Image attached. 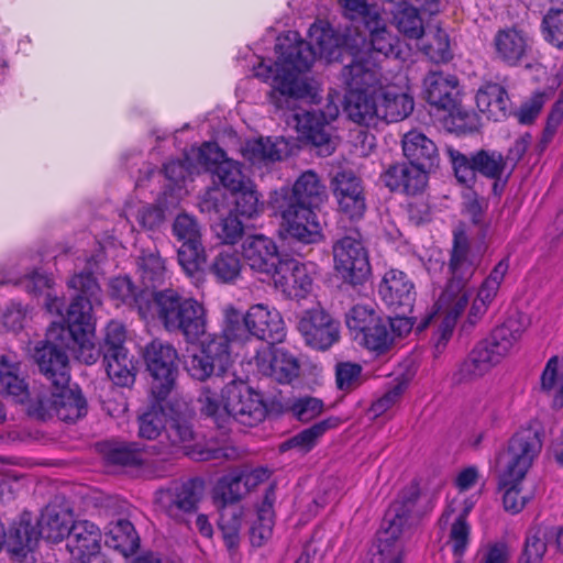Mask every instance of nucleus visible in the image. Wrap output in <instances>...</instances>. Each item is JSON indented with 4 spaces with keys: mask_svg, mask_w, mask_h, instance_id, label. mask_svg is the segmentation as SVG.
I'll use <instances>...</instances> for the list:
<instances>
[{
    "mask_svg": "<svg viewBox=\"0 0 563 563\" xmlns=\"http://www.w3.org/2000/svg\"><path fill=\"white\" fill-rule=\"evenodd\" d=\"M308 38L309 42L301 40L294 31L279 36L275 46L277 62L274 65L260 63L254 69L257 78L271 84L269 99L278 109L295 110L297 102L310 95L309 85L298 73L308 70L317 56L332 62L341 58L344 51L358 46L356 38L350 45L346 36L336 34L322 21L310 26Z\"/></svg>",
    "mask_w": 563,
    "mask_h": 563,
    "instance_id": "1",
    "label": "nucleus"
},
{
    "mask_svg": "<svg viewBox=\"0 0 563 563\" xmlns=\"http://www.w3.org/2000/svg\"><path fill=\"white\" fill-rule=\"evenodd\" d=\"M479 266V256L471 247L466 235L454 233L453 245L448 263L449 279L437 306L443 314L438 330L437 347L445 345L451 338L459 317L464 312L473 295L472 278Z\"/></svg>",
    "mask_w": 563,
    "mask_h": 563,
    "instance_id": "2",
    "label": "nucleus"
},
{
    "mask_svg": "<svg viewBox=\"0 0 563 563\" xmlns=\"http://www.w3.org/2000/svg\"><path fill=\"white\" fill-rule=\"evenodd\" d=\"M419 490L416 486L402 489L386 511L382 529L369 558L364 563H402L401 534L416 519Z\"/></svg>",
    "mask_w": 563,
    "mask_h": 563,
    "instance_id": "3",
    "label": "nucleus"
},
{
    "mask_svg": "<svg viewBox=\"0 0 563 563\" xmlns=\"http://www.w3.org/2000/svg\"><path fill=\"white\" fill-rule=\"evenodd\" d=\"M152 314L167 332L181 333L189 342L206 332V310L192 297H184L174 289L156 291L151 305Z\"/></svg>",
    "mask_w": 563,
    "mask_h": 563,
    "instance_id": "4",
    "label": "nucleus"
},
{
    "mask_svg": "<svg viewBox=\"0 0 563 563\" xmlns=\"http://www.w3.org/2000/svg\"><path fill=\"white\" fill-rule=\"evenodd\" d=\"M542 449L539 431L532 426L520 428L508 441V446L497 457L499 477L510 484L523 479Z\"/></svg>",
    "mask_w": 563,
    "mask_h": 563,
    "instance_id": "5",
    "label": "nucleus"
},
{
    "mask_svg": "<svg viewBox=\"0 0 563 563\" xmlns=\"http://www.w3.org/2000/svg\"><path fill=\"white\" fill-rule=\"evenodd\" d=\"M92 302L77 296L69 305L65 323L73 340L71 350L75 357L87 364H95L101 355V349L96 343V324L91 314Z\"/></svg>",
    "mask_w": 563,
    "mask_h": 563,
    "instance_id": "6",
    "label": "nucleus"
},
{
    "mask_svg": "<svg viewBox=\"0 0 563 563\" xmlns=\"http://www.w3.org/2000/svg\"><path fill=\"white\" fill-rule=\"evenodd\" d=\"M142 357L152 377L151 390L157 401L165 400L175 387L178 353L168 342L154 339L147 343Z\"/></svg>",
    "mask_w": 563,
    "mask_h": 563,
    "instance_id": "7",
    "label": "nucleus"
},
{
    "mask_svg": "<svg viewBox=\"0 0 563 563\" xmlns=\"http://www.w3.org/2000/svg\"><path fill=\"white\" fill-rule=\"evenodd\" d=\"M448 155L457 181L468 188L475 184L476 174L498 180L507 170V158L496 150L481 148L467 156L449 148Z\"/></svg>",
    "mask_w": 563,
    "mask_h": 563,
    "instance_id": "8",
    "label": "nucleus"
},
{
    "mask_svg": "<svg viewBox=\"0 0 563 563\" xmlns=\"http://www.w3.org/2000/svg\"><path fill=\"white\" fill-rule=\"evenodd\" d=\"M294 201L289 196L273 197L271 202L288 236L305 244L321 241L322 228L313 209Z\"/></svg>",
    "mask_w": 563,
    "mask_h": 563,
    "instance_id": "9",
    "label": "nucleus"
},
{
    "mask_svg": "<svg viewBox=\"0 0 563 563\" xmlns=\"http://www.w3.org/2000/svg\"><path fill=\"white\" fill-rule=\"evenodd\" d=\"M334 271L346 283L358 285L371 275L368 252L358 232L346 234L332 246Z\"/></svg>",
    "mask_w": 563,
    "mask_h": 563,
    "instance_id": "10",
    "label": "nucleus"
},
{
    "mask_svg": "<svg viewBox=\"0 0 563 563\" xmlns=\"http://www.w3.org/2000/svg\"><path fill=\"white\" fill-rule=\"evenodd\" d=\"M228 417L244 426H255L266 416V406L258 393L243 382L232 380L225 385Z\"/></svg>",
    "mask_w": 563,
    "mask_h": 563,
    "instance_id": "11",
    "label": "nucleus"
},
{
    "mask_svg": "<svg viewBox=\"0 0 563 563\" xmlns=\"http://www.w3.org/2000/svg\"><path fill=\"white\" fill-rule=\"evenodd\" d=\"M37 404L41 416L55 413L63 421L74 422L87 413L86 399L80 390L70 388L69 383L41 394Z\"/></svg>",
    "mask_w": 563,
    "mask_h": 563,
    "instance_id": "12",
    "label": "nucleus"
},
{
    "mask_svg": "<svg viewBox=\"0 0 563 563\" xmlns=\"http://www.w3.org/2000/svg\"><path fill=\"white\" fill-rule=\"evenodd\" d=\"M297 328L307 345L316 350L324 351L340 338L339 324L321 307L306 310Z\"/></svg>",
    "mask_w": 563,
    "mask_h": 563,
    "instance_id": "13",
    "label": "nucleus"
},
{
    "mask_svg": "<svg viewBox=\"0 0 563 563\" xmlns=\"http://www.w3.org/2000/svg\"><path fill=\"white\" fill-rule=\"evenodd\" d=\"M346 92L378 95L388 84L377 63L369 58H357L341 71Z\"/></svg>",
    "mask_w": 563,
    "mask_h": 563,
    "instance_id": "14",
    "label": "nucleus"
},
{
    "mask_svg": "<svg viewBox=\"0 0 563 563\" xmlns=\"http://www.w3.org/2000/svg\"><path fill=\"white\" fill-rule=\"evenodd\" d=\"M231 364V356L220 341H212L209 336L202 342L198 353L186 361L188 374L198 380H206L212 375H222Z\"/></svg>",
    "mask_w": 563,
    "mask_h": 563,
    "instance_id": "15",
    "label": "nucleus"
},
{
    "mask_svg": "<svg viewBox=\"0 0 563 563\" xmlns=\"http://www.w3.org/2000/svg\"><path fill=\"white\" fill-rule=\"evenodd\" d=\"M333 196L341 212L350 219H360L366 210L364 187L352 170H341L331 180Z\"/></svg>",
    "mask_w": 563,
    "mask_h": 563,
    "instance_id": "16",
    "label": "nucleus"
},
{
    "mask_svg": "<svg viewBox=\"0 0 563 563\" xmlns=\"http://www.w3.org/2000/svg\"><path fill=\"white\" fill-rule=\"evenodd\" d=\"M202 479L191 478L175 488L158 489L155 493L156 506L169 517H178V512L195 511L203 494Z\"/></svg>",
    "mask_w": 563,
    "mask_h": 563,
    "instance_id": "17",
    "label": "nucleus"
},
{
    "mask_svg": "<svg viewBox=\"0 0 563 563\" xmlns=\"http://www.w3.org/2000/svg\"><path fill=\"white\" fill-rule=\"evenodd\" d=\"M242 256L251 271L268 278L284 261L275 241L264 234L247 236L242 244Z\"/></svg>",
    "mask_w": 563,
    "mask_h": 563,
    "instance_id": "18",
    "label": "nucleus"
},
{
    "mask_svg": "<svg viewBox=\"0 0 563 563\" xmlns=\"http://www.w3.org/2000/svg\"><path fill=\"white\" fill-rule=\"evenodd\" d=\"M378 294L394 312H410L416 300L413 282L406 273L398 269H389L384 274Z\"/></svg>",
    "mask_w": 563,
    "mask_h": 563,
    "instance_id": "19",
    "label": "nucleus"
},
{
    "mask_svg": "<svg viewBox=\"0 0 563 563\" xmlns=\"http://www.w3.org/2000/svg\"><path fill=\"white\" fill-rule=\"evenodd\" d=\"M243 320L252 336L269 344L282 342L286 336L285 322L280 313L267 305L251 306Z\"/></svg>",
    "mask_w": 563,
    "mask_h": 563,
    "instance_id": "20",
    "label": "nucleus"
},
{
    "mask_svg": "<svg viewBox=\"0 0 563 563\" xmlns=\"http://www.w3.org/2000/svg\"><path fill=\"white\" fill-rule=\"evenodd\" d=\"M271 278L275 287L289 298H306L313 288V277L308 266L292 258L284 260Z\"/></svg>",
    "mask_w": 563,
    "mask_h": 563,
    "instance_id": "21",
    "label": "nucleus"
},
{
    "mask_svg": "<svg viewBox=\"0 0 563 563\" xmlns=\"http://www.w3.org/2000/svg\"><path fill=\"white\" fill-rule=\"evenodd\" d=\"M253 360L263 375L269 376L278 383H290L298 375L297 360L283 349L274 347L273 344L262 345Z\"/></svg>",
    "mask_w": 563,
    "mask_h": 563,
    "instance_id": "22",
    "label": "nucleus"
},
{
    "mask_svg": "<svg viewBox=\"0 0 563 563\" xmlns=\"http://www.w3.org/2000/svg\"><path fill=\"white\" fill-rule=\"evenodd\" d=\"M292 122L299 136L318 147L321 154L330 155L334 151L335 140L323 113L297 112L292 114Z\"/></svg>",
    "mask_w": 563,
    "mask_h": 563,
    "instance_id": "23",
    "label": "nucleus"
},
{
    "mask_svg": "<svg viewBox=\"0 0 563 563\" xmlns=\"http://www.w3.org/2000/svg\"><path fill=\"white\" fill-rule=\"evenodd\" d=\"M492 45L496 60L515 67L527 57L531 49V38L523 30L504 27L495 33Z\"/></svg>",
    "mask_w": 563,
    "mask_h": 563,
    "instance_id": "24",
    "label": "nucleus"
},
{
    "mask_svg": "<svg viewBox=\"0 0 563 563\" xmlns=\"http://www.w3.org/2000/svg\"><path fill=\"white\" fill-rule=\"evenodd\" d=\"M100 529L89 520L73 522L67 537V548L71 555L82 562L102 563L101 558L96 556L100 549Z\"/></svg>",
    "mask_w": 563,
    "mask_h": 563,
    "instance_id": "25",
    "label": "nucleus"
},
{
    "mask_svg": "<svg viewBox=\"0 0 563 563\" xmlns=\"http://www.w3.org/2000/svg\"><path fill=\"white\" fill-rule=\"evenodd\" d=\"M426 99L438 109L453 111L460 103L459 79L443 71H432L423 81Z\"/></svg>",
    "mask_w": 563,
    "mask_h": 563,
    "instance_id": "26",
    "label": "nucleus"
},
{
    "mask_svg": "<svg viewBox=\"0 0 563 563\" xmlns=\"http://www.w3.org/2000/svg\"><path fill=\"white\" fill-rule=\"evenodd\" d=\"M429 170L410 163L396 164L384 173L383 181L391 191L415 196L426 188Z\"/></svg>",
    "mask_w": 563,
    "mask_h": 563,
    "instance_id": "27",
    "label": "nucleus"
},
{
    "mask_svg": "<svg viewBox=\"0 0 563 563\" xmlns=\"http://www.w3.org/2000/svg\"><path fill=\"white\" fill-rule=\"evenodd\" d=\"M289 196L295 200L294 203L305 205L312 209L318 208L328 198L325 186L313 170L302 173L291 189L282 188L274 195V197Z\"/></svg>",
    "mask_w": 563,
    "mask_h": 563,
    "instance_id": "28",
    "label": "nucleus"
},
{
    "mask_svg": "<svg viewBox=\"0 0 563 563\" xmlns=\"http://www.w3.org/2000/svg\"><path fill=\"white\" fill-rule=\"evenodd\" d=\"M380 122H399L411 114L413 98L402 88L388 82L378 93Z\"/></svg>",
    "mask_w": 563,
    "mask_h": 563,
    "instance_id": "29",
    "label": "nucleus"
},
{
    "mask_svg": "<svg viewBox=\"0 0 563 563\" xmlns=\"http://www.w3.org/2000/svg\"><path fill=\"white\" fill-rule=\"evenodd\" d=\"M34 358L40 372L52 383V387L69 383L68 356L63 350L46 343L35 349Z\"/></svg>",
    "mask_w": 563,
    "mask_h": 563,
    "instance_id": "30",
    "label": "nucleus"
},
{
    "mask_svg": "<svg viewBox=\"0 0 563 563\" xmlns=\"http://www.w3.org/2000/svg\"><path fill=\"white\" fill-rule=\"evenodd\" d=\"M165 434L173 448H179L185 451V454L199 460H208L216 457L210 452H196L191 450L192 443L196 439V432L192 424V415L187 412L175 413L170 417L169 421L165 424Z\"/></svg>",
    "mask_w": 563,
    "mask_h": 563,
    "instance_id": "31",
    "label": "nucleus"
},
{
    "mask_svg": "<svg viewBox=\"0 0 563 563\" xmlns=\"http://www.w3.org/2000/svg\"><path fill=\"white\" fill-rule=\"evenodd\" d=\"M0 394L23 404L29 399V384L15 355H0Z\"/></svg>",
    "mask_w": 563,
    "mask_h": 563,
    "instance_id": "32",
    "label": "nucleus"
},
{
    "mask_svg": "<svg viewBox=\"0 0 563 563\" xmlns=\"http://www.w3.org/2000/svg\"><path fill=\"white\" fill-rule=\"evenodd\" d=\"M344 110L358 125L375 128L380 123L378 95L346 92Z\"/></svg>",
    "mask_w": 563,
    "mask_h": 563,
    "instance_id": "33",
    "label": "nucleus"
},
{
    "mask_svg": "<svg viewBox=\"0 0 563 563\" xmlns=\"http://www.w3.org/2000/svg\"><path fill=\"white\" fill-rule=\"evenodd\" d=\"M402 152L410 164L432 169L439 162L437 145L417 131H409L402 139Z\"/></svg>",
    "mask_w": 563,
    "mask_h": 563,
    "instance_id": "34",
    "label": "nucleus"
},
{
    "mask_svg": "<svg viewBox=\"0 0 563 563\" xmlns=\"http://www.w3.org/2000/svg\"><path fill=\"white\" fill-rule=\"evenodd\" d=\"M288 154L285 139L260 137L247 141L242 147V155L252 165H267L283 159Z\"/></svg>",
    "mask_w": 563,
    "mask_h": 563,
    "instance_id": "35",
    "label": "nucleus"
},
{
    "mask_svg": "<svg viewBox=\"0 0 563 563\" xmlns=\"http://www.w3.org/2000/svg\"><path fill=\"white\" fill-rule=\"evenodd\" d=\"M38 537L40 533L32 525L30 514L24 512L12 523L8 536L5 534L4 544L10 553L24 556L36 545Z\"/></svg>",
    "mask_w": 563,
    "mask_h": 563,
    "instance_id": "36",
    "label": "nucleus"
},
{
    "mask_svg": "<svg viewBox=\"0 0 563 563\" xmlns=\"http://www.w3.org/2000/svg\"><path fill=\"white\" fill-rule=\"evenodd\" d=\"M476 104L488 119L499 121L507 115L510 100L506 89L499 84L488 82L476 93Z\"/></svg>",
    "mask_w": 563,
    "mask_h": 563,
    "instance_id": "37",
    "label": "nucleus"
},
{
    "mask_svg": "<svg viewBox=\"0 0 563 563\" xmlns=\"http://www.w3.org/2000/svg\"><path fill=\"white\" fill-rule=\"evenodd\" d=\"M499 362L481 342L475 345L468 356L461 363L456 373L459 382H471L483 377Z\"/></svg>",
    "mask_w": 563,
    "mask_h": 563,
    "instance_id": "38",
    "label": "nucleus"
},
{
    "mask_svg": "<svg viewBox=\"0 0 563 563\" xmlns=\"http://www.w3.org/2000/svg\"><path fill=\"white\" fill-rule=\"evenodd\" d=\"M275 489L271 486L257 508V518L250 530V540L254 547H262L273 534Z\"/></svg>",
    "mask_w": 563,
    "mask_h": 563,
    "instance_id": "39",
    "label": "nucleus"
},
{
    "mask_svg": "<svg viewBox=\"0 0 563 563\" xmlns=\"http://www.w3.org/2000/svg\"><path fill=\"white\" fill-rule=\"evenodd\" d=\"M252 335L246 328L242 314L232 306L224 310V324L221 333L209 335L212 341H220L223 349L231 354V344L245 343Z\"/></svg>",
    "mask_w": 563,
    "mask_h": 563,
    "instance_id": "40",
    "label": "nucleus"
},
{
    "mask_svg": "<svg viewBox=\"0 0 563 563\" xmlns=\"http://www.w3.org/2000/svg\"><path fill=\"white\" fill-rule=\"evenodd\" d=\"M520 338L521 331L518 323L514 320H508L496 327L490 336L481 341V343L486 345L488 352L500 363Z\"/></svg>",
    "mask_w": 563,
    "mask_h": 563,
    "instance_id": "41",
    "label": "nucleus"
},
{
    "mask_svg": "<svg viewBox=\"0 0 563 563\" xmlns=\"http://www.w3.org/2000/svg\"><path fill=\"white\" fill-rule=\"evenodd\" d=\"M104 542L109 548L124 556L133 554L139 548V537L133 525L125 519L110 522L104 533Z\"/></svg>",
    "mask_w": 563,
    "mask_h": 563,
    "instance_id": "42",
    "label": "nucleus"
},
{
    "mask_svg": "<svg viewBox=\"0 0 563 563\" xmlns=\"http://www.w3.org/2000/svg\"><path fill=\"white\" fill-rule=\"evenodd\" d=\"M391 23L410 40H420L424 34L423 21L419 11L407 1L394 5Z\"/></svg>",
    "mask_w": 563,
    "mask_h": 563,
    "instance_id": "43",
    "label": "nucleus"
},
{
    "mask_svg": "<svg viewBox=\"0 0 563 563\" xmlns=\"http://www.w3.org/2000/svg\"><path fill=\"white\" fill-rule=\"evenodd\" d=\"M71 525L70 514L56 508H47L38 522V533L48 541L59 542L65 537H68Z\"/></svg>",
    "mask_w": 563,
    "mask_h": 563,
    "instance_id": "44",
    "label": "nucleus"
},
{
    "mask_svg": "<svg viewBox=\"0 0 563 563\" xmlns=\"http://www.w3.org/2000/svg\"><path fill=\"white\" fill-rule=\"evenodd\" d=\"M339 422L338 418H329L319 421L284 442L282 450L298 449L300 452L307 453L317 445L321 437L328 430L336 428Z\"/></svg>",
    "mask_w": 563,
    "mask_h": 563,
    "instance_id": "45",
    "label": "nucleus"
},
{
    "mask_svg": "<svg viewBox=\"0 0 563 563\" xmlns=\"http://www.w3.org/2000/svg\"><path fill=\"white\" fill-rule=\"evenodd\" d=\"M242 271V262L235 251H220L209 265V273L219 283L235 282Z\"/></svg>",
    "mask_w": 563,
    "mask_h": 563,
    "instance_id": "46",
    "label": "nucleus"
},
{
    "mask_svg": "<svg viewBox=\"0 0 563 563\" xmlns=\"http://www.w3.org/2000/svg\"><path fill=\"white\" fill-rule=\"evenodd\" d=\"M421 51L435 63H445L451 57L449 35L441 27L429 29L420 38Z\"/></svg>",
    "mask_w": 563,
    "mask_h": 563,
    "instance_id": "47",
    "label": "nucleus"
},
{
    "mask_svg": "<svg viewBox=\"0 0 563 563\" xmlns=\"http://www.w3.org/2000/svg\"><path fill=\"white\" fill-rule=\"evenodd\" d=\"M102 452L109 464L121 467H135L144 463V453L135 444L104 443Z\"/></svg>",
    "mask_w": 563,
    "mask_h": 563,
    "instance_id": "48",
    "label": "nucleus"
},
{
    "mask_svg": "<svg viewBox=\"0 0 563 563\" xmlns=\"http://www.w3.org/2000/svg\"><path fill=\"white\" fill-rule=\"evenodd\" d=\"M220 509L219 529L229 549L238 548L243 522V509L239 506H218Z\"/></svg>",
    "mask_w": 563,
    "mask_h": 563,
    "instance_id": "49",
    "label": "nucleus"
},
{
    "mask_svg": "<svg viewBox=\"0 0 563 563\" xmlns=\"http://www.w3.org/2000/svg\"><path fill=\"white\" fill-rule=\"evenodd\" d=\"M109 378L118 386H129L134 382V366L129 352L109 353L103 355Z\"/></svg>",
    "mask_w": 563,
    "mask_h": 563,
    "instance_id": "50",
    "label": "nucleus"
},
{
    "mask_svg": "<svg viewBox=\"0 0 563 563\" xmlns=\"http://www.w3.org/2000/svg\"><path fill=\"white\" fill-rule=\"evenodd\" d=\"M231 192L235 196L234 210L241 217L253 219L263 213L264 201L253 181L246 183L241 189Z\"/></svg>",
    "mask_w": 563,
    "mask_h": 563,
    "instance_id": "51",
    "label": "nucleus"
},
{
    "mask_svg": "<svg viewBox=\"0 0 563 563\" xmlns=\"http://www.w3.org/2000/svg\"><path fill=\"white\" fill-rule=\"evenodd\" d=\"M361 343L376 355L387 353L394 345L393 333L389 331L388 320L379 319L374 325L360 336Z\"/></svg>",
    "mask_w": 563,
    "mask_h": 563,
    "instance_id": "52",
    "label": "nucleus"
},
{
    "mask_svg": "<svg viewBox=\"0 0 563 563\" xmlns=\"http://www.w3.org/2000/svg\"><path fill=\"white\" fill-rule=\"evenodd\" d=\"M247 494L239 472L223 476L214 489V503L217 506H233Z\"/></svg>",
    "mask_w": 563,
    "mask_h": 563,
    "instance_id": "53",
    "label": "nucleus"
},
{
    "mask_svg": "<svg viewBox=\"0 0 563 563\" xmlns=\"http://www.w3.org/2000/svg\"><path fill=\"white\" fill-rule=\"evenodd\" d=\"M369 31V42L374 52L384 56H398V38L394 36L387 29L382 16L377 18V22H373L372 26H365Z\"/></svg>",
    "mask_w": 563,
    "mask_h": 563,
    "instance_id": "54",
    "label": "nucleus"
},
{
    "mask_svg": "<svg viewBox=\"0 0 563 563\" xmlns=\"http://www.w3.org/2000/svg\"><path fill=\"white\" fill-rule=\"evenodd\" d=\"M139 271L145 287H156L162 284L166 267L164 260L155 252L143 253L139 258Z\"/></svg>",
    "mask_w": 563,
    "mask_h": 563,
    "instance_id": "55",
    "label": "nucleus"
},
{
    "mask_svg": "<svg viewBox=\"0 0 563 563\" xmlns=\"http://www.w3.org/2000/svg\"><path fill=\"white\" fill-rule=\"evenodd\" d=\"M178 263L190 277H196L201 272L206 261L202 241L181 243L178 249Z\"/></svg>",
    "mask_w": 563,
    "mask_h": 563,
    "instance_id": "56",
    "label": "nucleus"
},
{
    "mask_svg": "<svg viewBox=\"0 0 563 563\" xmlns=\"http://www.w3.org/2000/svg\"><path fill=\"white\" fill-rule=\"evenodd\" d=\"M383 317L372 305L357 303L346 314V324L356 338L363 334L367 328L374 325Z\"/></svg>",
    "mask_w": 563,
    "mask_h": 563,
    "instance_id": "57",
    "label": "nucleus"
},
{
    "mask_svg": "<svg viewBox=\"0 0 563 563\" xmlns=\"http://www.w3.org/2000/svg\"><path fill=\"white\" fill-rule=\"evenodd\" d=\"M201 413L211 417L219 426L224 422L229 412L227 411L225 387L222 389L221 397L210 388H203L199 399Z\"/></svg>",
    "mask_w": 563,
    "mask_h": 563,
    "instance_id": "58",
    "label": "nucleus"
},
{
    "mask_svg": "<svg viewBox=\"0 0 563 563\" xmlns=\"http://www.w3.org/2000/svg\"><path fill=\"white\" fill-rule=\"evenodd\" d=\"M509 269L508 258L500 260L492 269L489 275L482 282L476 298L488 302H493L498 294L501 283Z\"/></svg>",
    "mask_w": 563,
    "mask_h": 563,
    "instance_id": "59",
    "label": "nucleus"
},
{
    "mask_svg": "<svg viewBox=\"0 0 563 563\" xmlns=\"http://www.w3.org/2000/svg\"><path fill=\"white\" fill-rule=\"evenodd\" d=\"M219 180L230 191L239 190L252 180L242 173L239 162L225 158L216 169Z\"/></svg>",
    "mask_w": 563,
    "mask_h": 563,
    "instance_id": "60",
    "label": "nucleus"
},
{
    "mask_svg": "<svg viewBox=\"0 0 563 563\" xmlns=\"http://www.w3.org/2000/svg\"><path fill=\"white\" fill-rule=\"evenodd\" d=\"M173 235L181 243L201 241V227L197 219L188 213H179L172 227Z\"/></svg>",
    "mask_w": 563,
    "mask_h": 563,
    "instance_id": "61",
    "label": "nucleus"
},
{
    "mask_svg": "<svg viewBox=\"0 0 563 563\" xmlns=\"http://www.w3.org/2000/svg\"><path fill=\"white\" fill-rule=\"evenodd\" d=\"M522 481L521 478H515L512 483L507 484L504 477H499V488L504 492L503 504L506 511L518 514L528 503L530 496L521 494L520 484Z\"/></svg>",
    "mask_w": 563,
    "mask_h": 563,
    "instance_id": "62",
    "label": "nucleus"
},
{
    "mask_svg": "<svg viewBox=\"0 0 563 563\" xmlns=\"http://www.w3.org/2000/svg\"><path fill=\"white\" fill-rule=\"evenodd\" d=\"M165 413L157 407H152L139 418L140 437L153 440L156 439L162 430H165Z\"/></svg>",
    "mask_w": 563,
    "mask_h": 563,
    "instance_id": "63",
    "label": "nucleus"
},
{
    "mask_svg": "<svg viewBox=\"0 0 563 563\" xmlns=\"http://www.w3.org/2000/svg\"><path fill=\"white\" fill-rule=\"evenodd\" d=\"M542 31L547 42L563 48V10L550 9L543 18Z\"/></svg>",
    "mask_w": 563,
    "mask_h": 563,
    "instance_id": "64",
    "label": "nucleus"
}]
</instances>
